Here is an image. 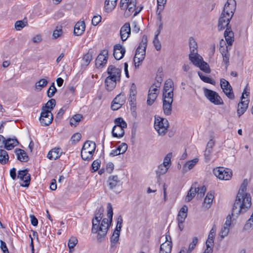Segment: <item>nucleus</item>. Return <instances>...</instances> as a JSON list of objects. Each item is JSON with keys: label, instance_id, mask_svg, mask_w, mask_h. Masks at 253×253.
Wrapping results in <instances>:
<instances>
[{"label": "nucleus", "instance_id": "nucleus-13", "mask_svg": "<svg viewBox=\"0 0 253 253\" xmlns=\"http://www.w3.org/2000/svg\"><path fill=\"white\" fill-rule=\"evenodd\" d=\"M169 94H170V97H173V82L171 79L167 80L165 83L163 97L168 98Z\"/></svg>", "mask_w": 253, "mask_h": 253}, {"label": "nucleus", "instance_id": "nucleus-4", "mask_svg": "<svg viewBox=\"0 0 253 253\" xmlns=\"http://www.w3.org/2000/svg\"><path fill=\"white\" fill-rule=\"evenodd\" d=\"M204 92L205 96L213 104L215 105L223 104L222 99L216 92L207 88H204Z\"/></svg>", "mask_w": 253, "mask_h": 253}, {"label": "nucleus", "instance_id": "nucleus-58", "mask_svg": "<svg viewBox=\"0 0 253 253\" xmlns=\"http://www.w3.org/2000/svg\"><path fill=\"white\" fill-rule=\"evenodd\" d=\"M147 43V37L146 35H143L142 38L141 42L139 43L138 47H142L145 49L146 48Z\"/></svg>", "mask_w": 253, "mask_h": 253}, {"label": "nucleus", "instance_id": "nucleus-3", "mask_svg": "<svg viewBox=\"0 0 253 253\" xmlns=\"http://www.w3.org/2000/svg\"><path fill=\"white\" fill-rule=\"evenodd\" d=\"M100 222H93V220H92V227L91 232L94 234L98 233L97 240L101 242L102 239L106 236L110 225L108 224L106 226L104 227L103 225L100 224Z\"/></svg>", "mask_w": 253, "mask_h": 253}, {"label": "nucleus", "instance_id": "nucleus-29", "mask_svg": "<svg viewBox=\"0 0 253 253\" xmlns=\"http://www.w3.org/2000/svg\"><path fill=\"white\" fill-rule=\"evenodd\" d=\"M96 144L95 142L89 140L86 141L82 148V149L86 150L89 153H92V155L94 152Z\"/></svg>", "mask_w": 253, "mask_h": 253}, {"label": "nucleus", "instance_id": "nucleus-36", "mask_svg": "<svg viewBox=\"0 0 253 253\" xmlns=\"http://www.w3.org/2000/svg\"><path fill=\"white\" fill-rule=\"evenodd\" d=\"M198 162V159L197 158L194 159L191 161H189L187 162L183 167V172L185 173L188 170L191 169Z\"/></svg>", "mask_w": 253, "mask_h": 253}, {"label": "nucleus", "instance_id": "nucleus-2", "mask_svg": "<svg viewBox=\"0 0 253 253\" xmlns=\"http://www.w3.org/2000/svg\"><path fill=\"white\" fill-rule=\"evenodd\" d=\"M56 105V101L54 99H51L42 107V111L40 117V121L43 126H47L52 122L53 117L51 112Z\"/></svg>", "mask_w": 253, "mask_h": 253}, {"label": "nucleus", "instance_id": "nucleus-38", "mask_svg": "<svg viewBox=\"0 0 253 253\" xmlns=\"http://www.w3.org/2000/svg\"><path fill=\"white\" fill-rule=\"evenodd\" d=\"M169 167L167 166V165L161 164L158 167V169L156 170V174L157 177H160L161 175L165 174Z\"/></svg>", "mask_w": 253, "mask_h": 253}, {"label": "nucleus", "instance_id": "nucleus-12", "mask_svg": "<svg viewBox=\"0 0 253 253\" xmlns=\"http://www.w3.org/2000/svg\"><path fill=\"white\" fill-rule=\"evenodd\" d=\"M146 53V49L137 47L135 54L133 58V62L134 63V66L136 68H138L139 65H136L137 63H141L142 62L145 58Z\"/></svg>", "mask_w": 253, "mask_h": 253}, {"label": "nucleus", "instance_id": "nucleus-51", "mask_svg": "<svg viewBox=\"0 0 253 253\" xmlns=\"http://www.w3.org/2000/svg\"><path fill=\"white\" fill-rule=\"evenodd\" d=\"M167 0H157V10H160V12H162L164 9L165 5L166 4Z\"/></svg>", "mask_w": 253, "mask_h": 253}, {"label": "nucleus", "instance_id": "nucleus-14", "mask_svg": "<svg viewBox=\"0 0 253 253\" xmlns=\"http://www.w3.org/2000/svg\"><path fill=\"white\" fill-rule=\"evenodd\" d=\"M131 33L130 24L128 22L126 23L121 28L120 34L121 40L125 42L129 37Z\"/></svg>", "mask_w": 253, "mask_h": 253}, {"label": "nucleus", "instance_id": "nucleus-10", "mask_svg": "<svg viewBox=\"0 0 253 253\" xmlns=\"http://www.w3.org/2000/svg\"><path fill=\"white\" fill-rule=\"evenodd\" d=\"M28 171L29 170L27 169L18 171L17 177L25 183L24 184H21V186L28 187L30 185L31 175L28 173Z\"/></svg>", "mask_w": 253, "mask_h": 253}, {"label": "nucleus", "instance_id": "nucleus-30", "mask_svg": "<svg viewBox=\"0 0 253 253\" xmlns=\"http://www.w3.org/2000/svg\"><path fill=\"white\" fill-rule=\"evenodd\" d=\"M172 242H165L161 245L159 253H170L172 249Z\"/></svg>", "mask_w": 253, "mask_h": 253}, {"label": "nucleus", "instance_id": "nucleus-9", "mask_svg": "<svg viewBox=\"0 0 253 253\" xmlns=\"http://www.w3.org/2000/svg\"><path fill=\"white\" fill-rule=\"evenodd\" d=\"M108 56V51L104 49L98 55L95 60V65L97 68H102L106 64Z\"/></svg>", "mask_w": 253, "mask_h": 253}, {"label": "nucleus", "instance_id": "nucleus-55", "mask_svg": "<svg viewBox=\"0 0 253 253\" xmlns=\"http://www.w3.org/2000/svg\"><path fill=\"white\" fill-rule=\"evenodd\" d=\"M153 42L154 46L155 47L157 51L160 50L161 49V44L157 36L154 37Z\"/></svg>", "mask_w": 253, "mask_h": 253}, {"label": "nucleus", "instance_id": "nucleus-21", "mask_svg": "<svg viewBox=\"0 0 253 253\" xmlns=\"http://www.w3.org/2000/svg\"><path fill=\"white\" fill-rule=\"evenodd\" d=\"M85 28V25L84 21L78 22L74 27V34L77 36L82 35L84 32Z\"/></svg>", "mask_w": 253, "mask_h": 253}, {"label": "nucleus", "instance_id": "nucleus-63", "mask_svg": "<svg viewBox=\"0 0 253 253\" xmlns=\"http://www.w3.org/2000/svg\"><path fill=\"white\" fill-rule=\"evenodd\" d=\"M100 161H98V160H95L93 162L91 165V168L92 169L94 170V171H95L99 169V168L100 167Z\"/></svg>", "mask_w": 253, "mask_h": 253}, {"label": "nucleus", "instance_id": "nucleus-28", "mask_svg": "<svg viewBox=\"0 0 253 253\" xmlns=\"http://www.w3.org/2000/svg\"><path fill=\"white\" fill-rule=\"evenodd\" d=\"M108 182L109 188L112 190L114 189L117 186L120 185L121 183L117 175L109 176Z\"/></svg>", "mask_w": 253, "mask_h": 253}, {"label": "nucleus", "instance_id": "nucleus-24", "mask_svg": "<svg viewBox=\"0 0 253 253\" xmlns=\"http://www.w3.org/2000/svg\"><path fill=\"white\" fill-rule=\"evenodd\" d=\"M127 149V145L126 143H122L116 149L113 150L110 154L111 156H115L121 154L125 153Z\"/></svg>", "mask_w": 253, "mask_h": 253}, {"label": "nucleus", "instance_id": "nucleus-37", "mask_svg": "<svg viewBox=\"0 0 253 253\" xmlns=\"http://www.w3.org/2000/svg\"><path fill=\"white\" fill-rule=\"evenodd\" d=\"M120 234V231L117 229H115L112 237H111V247L113 248L115 247L116 244L118 242L119 240Z\"/></svg>", "mask_w": 253, "mask_h": 253}, {"label": "nucleus", "instance_id": "nucleus-31", "mask_svg": "<svg viewBox=\"0 0 253 253\" xmlns=\"http://www.w3.org/2000/svg\"><path fill=\"white\" fill-rule=\"evenodd\" d=\"M136 0H130L126 6L127 9L130 13L135 10L134 15H137L142 9V7L139 8V10L136 9Z\"/></svg>", "mask_w": 253, "mask_h": 253}, {"label": "nucleus", "instance_id": "nucleus-8", "mask_svg": "<svg viewBox=\"0 0 253 253\" xmlns=\"http://www.w3.org/2000/svg\"><path fill=\"white\" fill-rule=\"evenodd\" d=\"M220 86L225 94L230 99H234L235 96L233 91L232 87L228 81L224 79H220Z\"/></svg>", "mask_w": 253, "mask_h": 253}, {"label": "nucleus", "instance_id": "nucleus-6", "mask_svg": "<svg viewBox=\"0 0 253 253\" xmlns=\"http://www.w3.org/2000/svg\"><path fill=\"white\" fill-rule=\"evenodd\" d=\"M157 119L155 121V128L158 131L159 135H164L167 130L169 124L168 120L165 118Z\"/></svg>", "mask_w": 253, "mask_h": 253}, {"label": "nucleus", "instance_id": "nucleus-5", "mask_svg": "<svg viewBox=\"0 0 253 253\" xmlns=\"http://www.w3.org/2000/svg\"><path fill=\"white\" fill-rule=\"evenodd\" d=\"M236 2L235 0H227L224 5L222 12L226 14L227 16V21L230 23L232 19L234 11L236 9Z\"/></svg>", "mask_w": 253, "mask_h": 253}, {"label": "nucleus", "instance_id": "nucleus-34", "mask_svg": "<svg viewBox=\"0 0 253 253\" xmlns=\"http://www.w3.org/2000/svg\"><path fill=\"white\" fill-rule=\"evenodd\" d=\"M117 0H106L104 8L106 12H111L116 6Z\"/></svg>", "mask_w": 253, "mask_h": 253}, {"label": "nucleus", "instance_id": "nucleus-48", "mask_svg": "<svg viewBox=\"0 0 253 253\" xmlns=\"http://www.w3.org/2000/svg\"><path fill=\"white\" fill-rule=\"evenodd\" d=\"M92 59V54L89 52L87 53L84 56L83 58V60L84 62L83 65L86 66H88V64L90 63V61H91Z\"/></svg>", "mask_w": 253, "mask_h": 253}, {"label": "nucleus", "instance_id": "nucleus-39", "mask_svg": "<svg viewBox=\"0 0 253 253\" xmlns=\"http://www.w3.org/2000/svg\"><path fill=\"white\" fill-rule=\"evenodd\" d=\"M83 118V116L81 114H78L75 115L70 119V124L72 126H76Z\"/></svg>", "mask_w": 253, "mask_h": 253}, {"label": "nucleus", "instance_id": "nucleus-19", "mask_svg": "<svg viewBox=\"0 0 253 253\" xmlns=\"http://www.w3.org/2000/svg\"><path fill=\"white\" fill-rule=\"evenodd\" d=\"M107 74L108 76H114L115 79H117L118 81L121 79V70L117 68H116L113 65H110L107 69Z\"/></svg>", "mask_w": 253, "mask_h": 253}, {"label": "nucleus", "instance_id": "nucleus-60", "mask_svg": "<svg viewBox=\"0 0 253 253\" xmlns=\"http://www.w3.org/2000/svg\"><path fill=\"white\" fill-rule=\"evenodd\" d=\"M25 26V24L23 21L19 20L17 21L15 23V28L17 30H20L21 29Z\"/></svg>", "mask_w": 253, "mask_h": 253}, {"label": "nucleus", "instance_id": "nucleus-56", "mask_svg": "<svg viewBox=\"0 0 253 253\" xmlns=\"http://www.w3.org/2000/svg\"><path fill=\"white\" fill-rule=\"evenodd\" d=\"M47 83L48 82L46 79H42L36 83V87H37L39 86L41 87H44L46 86Z\"/></svg>", "mask_w": 253, "mask_h": 253}, {"label": "nucleus", "instance_id": "nucleus-52", "mask_svg": "<svg viewBox=\"0 0 253 253\" xmlns=\"http://www.w3.org/2000/svg\"><path fill=\"white\" fill-rule=\"evenodd\" d=\"M229 231V227L227 226L224 225V226L222 227L220 232V236L221 238H224L225 236H226Z\"/></svg>", "mask_w": 253, "mask_h": 253}, {"label": "nucleus", "instance_id": "nucleus-57", "mask_svg": "<svg viewBox=\"0 0 253 253\" xmlns=\"http://www.w3.org/2000/svg\"><path fill=\"white\" fill-rule=\"evenodd\" d=\"M58 27H56V29L53 31L52 37L53 38L56 39L59 37L63 33V31L61 28L58 29Z\"/></svg>", "mask_w": 253, "mask_h": 253}, {"label": "nucleus", "instance_id": "nucleus-44", "mask_svg": "<svg viewBox=\"0 0 253 253\" xmlns=\"http://www.w3.org/2000/svg\"><path fill=\"white\" fill-rule=\"evenodd\" d=\"M114 123L116 124L114 126L122 128H126L127 127V124L123 119L121 117L116 118L114 120Z\"/></svg>", "mask_w": 253, "mask_h": 253}, {"label": "nucleus", "instance_id": "nucleus-47", "mask_svg": "<svg viewBox=\"0 0 253 253\" xmlns=\"http://www.w3.org/2000/svg\"><path fill=\"white\" fill-rule=\"evenodd\" d=\"M57 91V89L55 86L54 83H52L51 85L47 91V95L49 98L52 97Z\"/></svg>", "mask_w": 253, "mask_h": 253}, {"label": "nucleus", "instance_id": "nucleus-33", "mask_svg": "<svg viewBox=\"0 0 253 253\" xmlns=\"http://www.w3.org/2000/svg\"><path fill=\"white\" fill-rule=\"evenodd\" d=\"M189 56L190 60L197 67H198L203 61L202 57L201 59L199 58V55L197 52H195V54L190 53Z\"/></svg>", "mask_w": 253, "mask_h": 253}, {"label": "nucleus", "instance_id": "nucleus-40", "mask_svg": "<svg viewBox=\"0 0 253 253\" xmlns=\"http://www.w3.org/2000/svg\"><path fill=\"white\" fill-rule=\"evenodd\" d=\"M104 212V208L103 207H100L98 209L97 212L95 213L94 217L92 219L93 222H98L100 221L103 217Z\"/></svg>", "mask_w": 253, "mask_h": 253}, {"label": "nucleus", "instance_id": "nucleus-45", "mask_svg": "<svg viewBox=\"0 0 253 253\" xmlns=\"http://www.w3.org/2000/svg\"><path fill=\"white\" fill-rule=\"evenodd\" d=\"M157 92H149L147 100V103L148 105H151L154 102L157 97Z\"/></svg>", "mask_w": 253, "mask_h": 253}, {"label": "nucleus", "instance_id": "nucleus-35", "mask_svg": "<svg viewBox=\"0 0 253 253\" xmlns=\"http://www.w3.org/2000/svg\"><path fill=\"white\" fill-rule=\"evenodd\" d=\"M124 128L114 126L112 131V136L114 137H122L125 134Z\"/></svg>", "mask_w": 253, "mask_h": 253}, {"label": "nucleus", "instance_id": "nucleus-1", "mask_svg": "<svg viewBox=\"0 0 253 253\" xmlns=\"http://www.w3.org/2000/svg\"><path fill=\"white\" fill-rule=\"evenodd\" d=\"M248 180L245 179L239 190L235 201L232 209V214L238 217L240 213H245L252 205V198L246 193Z\"/></svg>", "mask_w": 253, "mask_h": 253}, {"label": "nucleus", "instance_id": "nucleus-26", "mask_svg": "<svg viewBox=\"0 0 253 253\" xmlns=\"http://www.w3.org/2000/svg\"><path fill=\"white\" fill-rule=\"evenodd\" d=\"M61 148H55L50 150L47 154V157L50 160H56L58 159L62 154Z\"/></svg>", "mask_w": 253, "mask_h": 253}, {"label": "nucleus", "instance_id": "nucleus-17", "mask_svg": "<svg viewBox=\"0 0 253 253\" xmlns=\"http://www.w3.org/2000/svg\"><path fill=\"white\" fill-rule=\"evenodd\" d=\"M117 81L118 80L114 76H108L105 80L106 89L109 91L113 90L116 86Z\"/></svg>", "mask_w": 253, "mask_h": 253}, {"label": "nucleus", "instance_id": "nucleus-18", "mask_svg": "<svg viewBox=\"0 0 253 253\" xmlns=\"http://www.w3.org/2000/svg\"><path fill=\"white\" fill-rule=\"evenodd\" d=\"M227 16L226 14L222 12L218 22V28L219 31L223 30L225 27L226 28L231 27V26H229V23L227 21Z\"/></svg>", "mask_w": 253, "mask_h": 253}, {"label": "nucleus", "instance_id": "nucleus-64", "mask_svg": "<svg viewBox=\"0 0 253 253\" xmlns=\"http://www.w3.org/2000/svg\"><path fill=\"white\" fill-rule=\"evenodd\" d=\"M81 137H82V136H81V133L77 132V133L74 134L72 135V136L71 137V140L72 141H73L74 142H77L80 141V140L81 138Z\"/></svg>", "mask_w": 253, "mask_h": 253}, {"label": "nucleus", "instance_id": "nucleus-7", "mask_svg": "<svg viewBox=\"0 0 253 253\" xmlns=\"http://www.w3.org/2000/svg\"><path fill=\"white\" fill-rule=\"evenodd\" d=\"M214 175L221 180H229L232 176V171L230 169L223 167L217 168L213 170Z\"/></svg>", "mask_w": 253, "mask_h": 253}, {"label": "nucleus", "instance_id": "nucleus-22", "mask_svg": "<svg viewBox=\"0 0 253 253\" xmlns=\"http://www.w3.org/2000/svg\"><path fill=\"white\" fill-rule=\"evenodd\" d=\"M15 153L17 155V159L22 162H27L29 160V157L26 152L19 148L15 150Z\"/></svg>", "mask_w": 253, "mask_h": 253}, {"label": "nucleus", "instance_id": "nucleus-49", "mask_svg": "<svg viewBox=\"0 0 253 253\" xmlns=\"http://www.w3.org/2000/svg\"><path fill=\"white\" fill-rule=\"evenodd\" d=\"M198 67L201 70L206 73H210L211 72V69L209 65L204 61H202L201 64Z\"/></svg>", "mask_w": 253, "mask_h": 253}, {"label": "nucleus", "instance_id": "nucleus-25", "mask_svg": "<svg viewBox=\"0 0 253 253\" xmlns=\"http://www.w3.org/2000/svg\"><path fill=\"white\" fill-rule=\"evenodd\" d=\"M224 36L227 44L229 45H232L234 42V33L231 30V27L226 28Z\"/></svg>", "mask_w": 253, "mask_h": 253}, {"label": "nucleus", "instance_id": "nucleus-50", "mask_svg": "<svg viewBox=\"0 0 253 253\" xmlns=\"http://www.w3.org/2000/svg\"><path fill=\"white\" fill-rule=\"evenodd\" d=\"M198 242V239L197 237H195L193 238L192 242L189 245L188 249L187 251V253H190L195 248L196 245Z\"/></svg>", "mask_w": 253, "mask_h": 253}, {"label": "nucleus", "instance_id": "nucleus-61", "mask_svg": "<svg viewBox=\"0 0 253 253\" xmlns=\"http://www.w3.org/2000/svg\"><path fill=\"white\" fill-rule=\"evenodd\" d=\"M172 157V153H168L166 156L164 158V160L163 164L167 165V166L168 167V165L170 163V159Z\"/></svg>", "mask_w": 253, "mask_h": 253}, {"label": "nucleus", "instance_id": "nucleus-16", "mask_svg": "<svg viewBox=\"0 0 253 253\" xmlns=\"http://www.w3.org/2000/svg\"><path fill=\"white\" fill-rule=\"evenodd\" d=\"M113 211L112 206L110 203H108L107 205V216L109 219L106 218H103L100 224L103 225L104 227L106 226L108 224L110 226L113 221Z\"/></svg>", "mask_w": 253, "mask_h": 253}, {"label": "nucleus", "instance_id": "nucleus-43", "mask_svg": "<svg viewBox=\"0 0 253 253\" xmlns=\"http://www.w3.org/2000/svg\"><path fill=\"white\" fill-rule=\"evenodd\" d=\"M198 74L200 79L203 82L213 85L215 84V82L213 79L209 78V77L203 75L202 73L200 72H198Z\"/></svg>", "mask_w": 253, "mask_h": 253}, {"label": "nucleus", "instance_id": "nucleus-54", "mask_svg": "<svg viewBox=\"0 0 253 253\" xmlns=\"http://www.w3.org/2000/svg\"><path fill=\"white\" fill-rule=\"evenodd\" d=\"M114 102L120 103L122 105L125 102V97L123 95L121 94H118L113 100Z\"/></svg>", "mask_w": 253, "mask_h": 253}, {"label": "nucleus", "instance_id": "nucleus-15", "mask_svg": "<svg viewBox=\"0 0 253 253\" xmlns=\"http://www.w3.org/2000/svg\"><path fill=\"white\" fill-rule=\"evenodd\" d=\"M126 53V49L120 44H116L114 46L113 55L116 60L123 58Z\"/></svg>", "mask_w": 253, "mask_h": 253}, {"label": "nucleus", "instance_id": "nucleus-53", "mask_svg": "<svg viewBox=\"0 0 253 253\" xmlns=\"http://www.w3.org/2000/svg\"><path fill=\"white\" fill-rule=\"evenodd\" d=\"M78 243V240L76 237H71L68 241V247L71 250L74 249L75 246Z\"/></svg>", "mask_w": 253, "mask_h": 253}, {"label": "nucleus", "instance_id": "nucleus-20", "mask_svg": "<svg viewBox=\"0 0 253 253\" xmlns=\"http://www.w3.org/2000/svg\"><path fill=\"white\" fill-rule=\"evenodd\" d=\"M198 183L195 182L191 186V188L188 191L186 200L187 202H190L195 196V194L199 191V188L197 187Z\"/></svg>", "mask_w": 253, "mask_h": 253}, {"label": "nucleus", "instance_id": "nucleus-46", "mask_svg": "<svg viewBox=\"0 0 253 253\" xmlns=\"http://www.w3.org/2000/svg\"><path fill=\"white\" fill-rule=\"evenodd\" d=\"M93 155L92 153H89L86 150L82 149L81 150V157L83 160L90 161L92 159Z\"/></svg>", "mask_w": 253, "mask_h": 253}, {"label": "nucleus", "instance_id": "nucleus-59", "mask_svg": "<svg viewBox=\"0 0 253 253\" xmlns=\"http://www.w3.org/2000/svg\"><path fill=\"white\" fill-rule=\"evenodd\" d=\"M101 17L100 15L94 16L92 19V24L94 26L97 25L101 21Z\"/></svg>", "mask_w": 253, "mask_h": 253}, {"label": "nucleus", "instance_id": "nucleus-42", "mask_svg": "<svg viewBox=\"0 0 253 253\" xmlns=\"http://www.w3.org/2000/svg\"><path fill=\"white\" fill-rule=\"evenodd\" d=\"M7 152L4 150H0V163L2 165L5 164L8 161Z\"/></svg>", "mask_w": 253, "mask_h": 253}, {"label": "nucleus", "instance_id": "nucleus-32", "mask_svg": "<svg viewBox=\"0 0 253 253\" xmlns=\"http://www.w3.org/2000/svg\"><path fill=\"white\" fill-rule=\"evenodd\" d=\"M19 142L17 139L7 138L5 139L4 148L8 150L12 149L15 146L18 145Z\"/></svg>", "mask_w": 253, "mask_h": 253}, {"label": "nucleus", "instance_id": "nucleus-23", "mask_svg": "<svg viewBox=\"0 0 253 253\" xmlns=\"http://www.w3.org/2000/svg\"><path fill=\"white\" fill-rule=\"evenodd\" d=\"M249 103V100L247 99L244 101H240L238 103L237 112L239 117L246 111L248 107Z\"/></svg>", "mask_w": 253, "mask_h": 253}, {"label": "nucleus", "instance_id": "nucleus-41", "mask_svg": "<svg viewBox=\"0 0 253 253\" xmlns=\"http://www.w3.org/2000/svg\"><path fill=\"white\" fill-rule=\"evenodd\" d=\"M190 53L195 54L197 52V44L193 37H190L189 40Z\"/></svg>", "mask_w": 253, "mask_h": 253}, {"label": "nucleus", "instance_id": "nucleus-27", "mask_svg": "<svg viewBox=\"0 0 253 253\" xmlns=\"http://www.w3.org/2000/svg\"><path fill=\"white\" fill-rule=\"evenodd\" d=\"M188 214V207L186 205H183L180 209L176 218L177 221H185Z\"/></svg>", "mask_w": 253, "mask_h": 253}, {"label": "nucleus", "instance_id": "nucleus-11", "mask_svg": "<svg viewBox=\"0 0 253 253\" xmlns=\"http://www.w3.org/2000/svg\"><path fill=\"white\" fill-rule=\"evenodd\" d=\"M168 98L163 97V109L164 114L167 116H169L172 112V103L173 97H170V94L168 95Z\"/></svg>", "mask_w": 253, "mask_h": 253}, {"label": "nucleus", "instance_id": "nucleus-62", "mask_svg": "<svg viewBox=\"0 0 253 253\" xmlns=\"http://www.w3.org/2000/svg\"><path fill=\"white\" fill-rule=\"evenodd\" d=\"M253 226V213L251 217L247 221L245 225L244 228L246 229H249Z\"/></svg>", "mask_w": 253, "mask_h": 253}]
</instances>
